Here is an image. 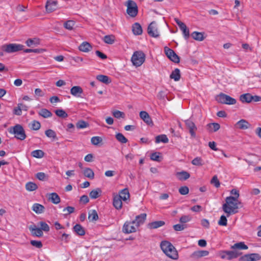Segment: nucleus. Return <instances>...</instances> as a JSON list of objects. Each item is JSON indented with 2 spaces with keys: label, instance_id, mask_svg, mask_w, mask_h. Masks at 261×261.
<instances>
[{
  "label": "nucleus",
  "instance_id": "1",
  "mask_svg": "<svg viewBox=\"0 0 261 261\" xmlns=\"http://www.w3.org/2000/svg\"><path fill=\"white\" fill-rule=\"evenodd\" d=\"M241 202L237 198L232 196L227 197L225 199V203L222 205L223 211L226 214L227 217H229L232 214L238 212L239 205Z\"/></svg>",
  "mask_w": 261,
  "mask_h": 261
},
{
  "label": "nucleus",
  "instance_id": "2",
  "mask_svg": "<svg viewBox=\"0 0 261 261\" xmlns=\"http://www.w3.org/2000/svg\"><path fill=\"white\" fill-rule=\"evenodd\" d=\"M160 247L163 252L169 258L174 260L178 258V252L170 242L167 241H162Z\"/></svg>",
  "mask_w": 261,
  "mask_h": 261
},
{
  "label": "nucleus",
  "instance_id": "3",
  "mask_svg": "<svg viewBox=\"0 0 261 261\" xmlns=\"http://www.w3.org/2000/svg\"><path fill=\"white\" fill-rule=\"evenodd\" d=\"M9 132L10 134H14L15 137L20 140H24L27 137L24 129L20 124H16L13 127H10L9 128Z\"/></svg>",
  "mask_w": 261,
  "mask_h": 261
},
{
  "label": "nucleus",
  "instance_id": "4",
  "mask_svg": "<svg viewBox=\"0 0 261 261\" xmlns=\"http://www.w3.org/2000/svg\"><path fill=\"white\" fill-rule=\"evenodd\" d=\"M145 60V55L143 51H135L132 57L131 61L134 65L139 67L143 64Z\"/></svg>",
  "mask_w": 261,
  "mask_h": 261
},
{
  "label": "nucleus",
  "instance_id": "5",
  "mask_svg": "<svg viewBox=\"0 0 261 261\" xmlns=\"http://www.w3.org/2000/svg\"><path fill=\"white\" fill-rule=\"evenodd\" d=\"M241 252L237 250H222L219 252V255L222 259L231 260L233 258H237L241 255Z\"/></svg>",
  "mask_w": 261,
  "mask_h": 261
},
{
  "label": "nucleus",
  "instance_id": "6",
  "mask_svg": "<svg viewBox=\"0 0 261 261\" xmlns=\"http://www.w3.org/2000/svg\"><path fill=\"white\" fill-rule=\"evenodd\" d=\"M125 5L127 7L126 12L128 15L132 17H135L137 16L138 12V6L134 1L128 0Z\"/></svg>",
  "mask_w": 261,
  "mask_h": 261
},
{
  "label": "nucleus",
  "instance_id": "7",
  "mask_svg": "<svg viewBox=\"0 0 261 261\" xmlns=\"http://www.w3.org/2000/svg\"><path fill=\"white\" fill-rule=\"evenodd\" d=\"M216 99L218 102L226 105H234L237 102L234 98L222 93L216 96Z\"/></svg>",
  "mask_w": 261,
  "mask_h": 261
},
{
  "label": "nucleus",
  "instance_id": "8",
  "mask_svg": "<svg viewBox=\"0 0 261 261\" xmlns=\"http://www.w3.org/2000/svg\"><path fill=\"white\" fill-rule=\"evenodd\" d=\"M23 45L15 43L5 44L2 46V49L7 53H12L23 49Z\"/></svg>",
  "mask_w": 261,
  "mask_h": 261
},
{
  "label": "nucleus",
  "instance_id": "9",
  "mask_svg": "<svg viewBox=\"0 0 261 261\" xmlns=\"http://www.w3.org/2000/svg\"><path fill=\"white\" fill-rule=\"evenodd\" d=\"M137 228L136 221H126L123 226L122 231L124 233L128 234L136 232Z\"/></svg>",
  "mask_w": 261,
  "mask_h": 261
},
{
  "label": "nucleus",
  "instance_id": "10",
  "mask_svg": "<svg viewBox=\"0 0 261 261\" xmlns=\"http://www.w3.org/2000/svg\"><path fill=\"white\" fill-rule=\"evenodd\" d=\"M164 51L167 57L172 62L178 63L180 61L179 57L176 54L174 51L167 46L164 47Z\"/></svg>",
  "mask_w": 261,
  "mask_h": 261
},
{
  "label": "nucleus",
  "instance_id": "11",
  "mask_svg": "<svg viewBox=\"0 0 261 261\" xmlns=\"http://www.w3.org/2000/svg\"><path fill=\"white\" fill-rule=\"evenodd\" d=\"M174 20L179 27L180 30L182 31V34L185 39H188L190 36V33L189 30L187 27L186 25L177 18H174Z\"/></svg>",
  "mask_w": 261,
  "mask_h": 261
},
{
  "label": "nucleus",
  "instance_id": "12",
  "mask_svg": "<svg viewBox=\"0 0 261 261\" xmlns=\"http://www.w3.org/2000/svg\"><path fill=\"white\" fill-rule=\"evenodd\" d=\"M185 124L189 130L190 134L192 137H196L195 132L197 130V127L195 123L190 119H187L185 121Z\"/></svg>",
  "mask_w": 261,
  "mask_h": 261
},
{
  "label": "nucleus",
  "instance_id": "13",
  "mask_svg": "<svg viewBox=\"0 0 261 261\" xmlns=\"http://www.w3.org/2000/svg\"><path fill=\"white\" fill-rule=\"evenodd\" d=\"M147 32L149 35L151 37L156 38L159 36V33L155 22H152L150 23L148 27Z\"/></svg>",
  "mask_w": 261,
  "mask_h": 261
},
{
  "label": "nucleus",
  "instance_id": "14",
  "mask_svg": "<svg viewBox=\"0 0 261 261\" xmlns=\"http://www.w3.org/2000/svg\"><path fill=\"white\" fill-rule=\"evenodd\" d=\"M260 256L257 253H251L244 255L240 258V261H257L260 259Z\"/></svg>",
  "mask_w": 261,
  "mask_h": 261
},
{
  "label": "nucleus",
  "instance_id": "15",
  "mask_svg": "<svg viewBox=\"0 0 261 261\" xmlns=\"http://www.w3.org/2000/svg\"><path fill=\"white\" fill-rule=\"evenodd\" d=\"M57 0H47L46 3V10L48 13L55 11L57 8Z\"/></svg>",
  "mask_w": 261,
  "mask_h": 261
},
{
  "label": "nucleus",
  "instance_id": "16",
  "mask_svg": "<svg viewBox=\"0 0 261 261\" xmlns=\"http://www.w3.org/2000/svg\"><path fill=\"white\" fill-rule=\"evenodd\" d=\"M209 254V252L207 250H198L193 252L190 255V257L195 260H197L200 258L205 257Z\"/></svg>",
  "mask_w": 261,
  "mask_h": 261
},
{
  "label": "nucleus",
  "instance_id": "17",
  "mask_svg": "<svg viewBox=\"0 0 261 261\" xmlns=\"http://www.w3.org/2000/svg\"><path fill=\"white\" fill-rule=\"evenodd\" d=\"M122 201L123 200L119 198V196H117V194L113 195V205L116 209L119 210L122 208Z\"/></svg>",
  "mask_w": 261,
  "mask_h": 261
},
{
  "label": "nucleus",
  "instance_id": "18",
  "mask_svg": "<svg viewBox=\"0 0 261 261\" xmlns=\"http://www.w3.org/2000/svg\"><path fill=\"white\" fill-rule=\"evenodd\" d=\"M117 196H119V198L123 201H126L130 198L128 189L127 188H125L120 190L119 192V194H117Z\"/></svg>",
  "mask_w": 261,
  "mask_h": 261
},
{
  "label": "nucleus",
  "instance_id": "19",
  "mask_svg": "<svg viewBox=\"0 0 261 261\" xmlns=\"http://www.w3.org/2000/svg\"><path fill=\"white\" fill-rule=\"evenodd\" d=\"M78 48L81 51L88 53L92 50V46L89 42L84 41L80 45Z\"/></svg>",
  "mask_w": 261,
  "mask_h": 261
},
{
  "label": "nucleus",
  "instance_id": "20",
  "mask_svg": "<svg viewBox=\"0 0 261 261\" xmlns=\"http://www.w3.org/2000/svg\"><path fill=\"white\" fill-rule=\"evenodd\" d=\"M47 197L48 199L54 204H57L61 201V199L59 196L56 193L48 194Z\"/></svg>",
  "mask_w": 261,
  "mask_h": 261
},
{
  "label": "nucleus",
  "instance_id": "21",
  "mask_svg": "<svg viewBox=\"0 0 261 261\" xmlns=\"http://www.w3.org/2000/svg\"><path fill=\"white\" fill-rule=\"evenodd\" d=\"M140 117L147 124L150 125L153 124L150 116L146 111L140 112Z\"/></svg>",
  "mask_w": 261,
  "mask_h": 261
},
{
  "label": "nucleus",
  "instance_id": "22",
  "mask_svg": "<svg viewBox=\"0 0 261 261\" xmlns=\"http://www.w3.org/2000/svg\"><path fill=\"white\" fill-rule=\"evenodd\" d=\"M83 90L82 88L78 86H73L70 89L71 94L75 97H81V94L83 93Z\"/></svg>",
  "mask_w": 261,
  "mask_h": 261
},
{
  "label": "nucleus",
  "instance_id": "23",
  "mask_svg": "<svg viewBox=\"0 0 261 261\" xmlns=\"http://www.w3.org/2000/svg\"><path fill=\"white\" fill-rule=\"evenodd\" d=\"M29 229L33 235L40 237L43 236V232L40 228H37L35 225L30 226Z\"/></svg>",
  "mask_w": 261,
  "mask_h": 261
},
{
  "label": "nucleus",
  "instance_id": "24",
  "mask_svg": "<svg viewBox=\"0 0 261 261\" xmlns=\"http://www.w3.org/2000/svg\"><path fill=\"white\" fill-rule=\"evenodd\" d=\"M146 214L143 213L136 217L134 221H136V224L138 227L144 223L146 219Z\"/></svg>",
  "mask_w": 261,
  "mask_h": 261
},
{
  "label": "nucleus",
  "instance_id": "25",
  "mask_svg": "<svg viewBox=\"0 0 261 261\" xmlns=\"http://www.w3.org/2000/svg\"><path fill=\"white\" fill-rule=\"evenodd\" d=\"M44 206L39 203H35L32 206V210L36 214H40L44 212Z\"/></svg>",
  "mask_w": 261,
  "mask_h": 261
},
{
  "label": "nucleus",
  "instance_id": "26",
  "mask_svg": "<svg viewBox=\"0 0 261 261\" xmlns=\"http://www.w3.org/2000/svg\"><path fill=\"white\" fill-rule=\"evenodd\" d=\"M176 176L180 180H186L190 177V175L188 172L183 171L177 172Z\"/></svg>",
  "mask_w": 261,
  "mask_h": 261
},
{
  "label": "nucleus",
  "instance_id": "27",
  "mask_svg": "<svg viewBox=\"0 0 261 261\" xmlns=\"http://www.w3.org/2000/svg\"><path fill=\"white\" fill-rule=\"evenodd\" d=\"M74 231L79 236H84L85 234L84 228L80 224H76L73 228Z\"/></svg>",
  "mask_w": 261,
  "mask_h": 261
},
{
  "label": "nucleus",
  "instance_id": "28",
  "mask_svg": "<svg viewBox=\"0 0 261 261\" xmlns=\"http://www.w3.org/2000/svg\"><path fill=\"white\" fill-rule=\"evenodd\" d=\"M165 222L163 221H154L148 224V227L150 229H156L163 226Z\"/></svg>",
  "mask_w": 261,
  "mask_h": 261
},
{
  "label": "nucleus",
  "instance_id": "29",
  "mask_svg": "<svg viewBox=\"0 0 261 261\" xmlns=\"http://www.w3.org/2000/svg\"><path fill=\"white\" fill-rule=\"evenodd\" d=\"M236 125L240 129H246L249 127L250 124L246 120L241 119L237 123Z\"/></svg>",
  "mask_w": 261,
  "mask_h": 261
},
{
  "label": "nucleus",
  "instance_id": "30",
  "mask_svg": "<svg viewBox=\"0 0 261 261\" xmlns=\"http://www.w3.org/2000/svg\"><path fill=\"white\" fill-rule=\"evenodd\" d=\"M240 100L243 103H250L252 101V95L250 93H246L240 96Z\"/></svg>",
  "mask_w": 261,
  "mask_h": 261
},
{
  "label": "nucleus",
  "instance_id": "31",
  "mask_svg": "<svg viewBox=\"0 0 261 261\" xmlns=\"http://www.w3.org/2000/svg\"><path fill=\"white\" fill-rule=\"evenodd\" d=\"M133 33L136 35H139L142 33V29L141 25L138 23H135L132 27Z\"/></svg>",
  "mask_w": 261,
  "mask_h": 261
},
{
  "label": "nucleus",
  "instance_id": "32",
  "mask_svg": "<svg viewBox=\"0 0 261 261\" xmlns=\"http://www.w3.org/2000/svg\"><path fill=\"white\" fill-rule=\"evenodd\" d=\"M231 248L234 250H236V249L246 250L248 249V246L246 245L244 242H241L231 246Z\"/></svg>",
  "mask_w": 261,
  "mask_h": 261
},
{
  "label": "nucleus",
  "instance_id": "33",
  "mask_svg": "<svg viewBox=\"0 0 261 261\" xmlns=\"http://www.w3.org/2000/svg\"><path fill=\"white\" fill-rule=\"evenodd\" d=\"M170 77L175 81H178L180 78V70L178 68L174 69L170 75Z\"/></svg>",
  "mask_w": 261,
  "mask_h": 261
},
{
  "label": "nucleus",
  "instance_id": "34",
  "mask_svg": "<svg viewBox=\"0 0 261 261\" xmlns=\"http://www.w3.org/2000/svg\"><path fill=\"white\" fill-rule=\"evenodd\" d=\"M96 79L99 82H101L106 84H108L111 82V80L110 79V78L108 76L105 75H98L96 76Z\"/></svg>",
  "mask_w": 261,
  "mask_h": 261
},
{
  "label": "nucleus",
  "instance_id": "35",
  "mask_svg": "<svg viewBox=\"0 0 261 261\" xmlns=\"http://www.w3.org/2000/svg\"><path fill=\"white\" fill-rule=\"evenodd\" d=\"M83 174L86 177H88L90 179H93L94 177V173L93 170L89 168H86L84 169L83 171Z\"/></svg>",
  "mask_w": 261,
  "mask_h": 261
},
{
  "label": "nucleus",
  "instance_id": "36",
  "mask_svg": "<svg viewBox=\"0 0 261 261\" xmlns=\"http://www.w3.org/2000/svg\"><path fill=\"white\" fill-rule=\"evenodd\" d=\"M191 36L194 39L199 41L204 40L203 34L200 32H194L192 33Z\"/></svg>",
  "mask_w": 261,
  "mask_h": 261
},
{
  "label": "nucleus",
  "instance_id": "37",
  "mask_svg": "<svg viewBox=\"0 0 261 261\" xmlns=\"http://www.w3.org/2000/svg\"><path fill=\"white\" fill-rule=\"evenodd\" d=\"M25 43L28 46L31 47L33 45H37L39 44L40 40L39 39L36 38L29 39L26 41Z\"/></svg>",
  "mask_w": 261,
  "mask_h": 261
},
{
  "label": "nucleus",
  "instance_id": "38",
  "mask_svg": "<svg viewBox=\"0 0 261 261\" xmlns=\"http://www.w3.org/2000/svg\"><path fill=\"white\" fill-rule=\"evenodd\" d=\"M101 193V190L99 188L93 190L89 193V196L92 199H96L98 198Z\"/></svg>",
  "mask_w": 261,
  "mask_h": 261
},
{
  "label": "nucleus",
  "instance_id": "39",
  "mask_svg": "<svg viewBox=\"0 0 261 261\" xmlns=\"http://www.w3.org/2000/svg\"><path fill=\"white\" fill-rule=\"evenodd\" d=\"M169 141L168 138L165 135H159L155 138V142L159 143L160 142H163L167 143Z\"/></svg>",
  "mask_w": 261,
  "mask_h": 261
},
{
  "label": "nucleus",
  "instance_id": "40",
  "mask_svg": "<svg viewBox=\"0 0 261 261\" xmlns=\"http://www.w3.org/2000/svg\"><path fill=\"white\" fill-rule=\"evenodd\" d=\"M103 40L106 43L112 44L115 41V37L113 35H106L104 36Z\"/></svg>",
  "mask_w": 261,
  "mask_h": 261
},
{
  "label": "nucleus",
  "instance_id": "41",
  "mask_svg": "<svg viewBox=\"0 0 261 261\" xmlns=\"http://www.w3.org/2000/svg\"><path fill=\"white\" fill-rule=\"evenodd\" d=\"M29 127L33 130H37L40 129L41 124L39 121L33 120L29 124Z\"/></svg>",
  "mask_w": 261,
  "mask_h": 261
},
{
  "label": "nucleus",
  "instance_id": "42",
  "mask_svg": "<svg viewBox=\"0 0 261 261\" xmlns=\"http://www.w3.org/2000/svg\"><path fill=\"white\" fill-rule=\"evenodd\" d=\"M98 219V216L95 210H92L89 213L88 219L90 221H96Z\"/></svg>",
  "mask_w": 261,
  "mask_h": 261
},
{
  "label": "nucleus",
  "instance_id": "43",
  "mask_svg": "<svg viewBox=\"0 0 261 261\" xmlns=\"http://www.w3.org/2000/svg\"><path fill=\"white\" fill-rule=\"evenodd\" d=\"M25 188L28 191H34L38 188V186L34 182H28L25 185Z\"/></svg>",
  "mask_w": 261,
  "mask_h": 261
},
{
  "label": "nucleus",
  "instance_id": "44",
  "mask_svg": "<svg viewBox=\"0 0 261 261\" xmlns=\"http://www.w3.org/2000/svg\"><path fill=\"white\" fill-rule=\"evenodd\" d=\"M31 155L36 158H42L44 155V152L41 150H35L31 152Z\"/></svg>",
  "mask_w": 261,
  "mask_h": 261
},
{
  "label": "nucleus",
  "instance_id": "45",
  "mask_svg": "<svg viewBox=\"0 0 261 261\" xmlns=\"http://www.w3.org/2000/svg\"><path fill=\"white\" fill-rule=\"evenodd\" d=\"M39 114L44 118H48L51 117L52 115L51 113L46 109H41L40 111Z\"/></svg>",
  "mask_w": 261,
  "mask_h": 261
},
{
  "label": "nucleus",
  "instance_id": "46",
  "mask_svg": "<svg viewBox=\"0 0 261 261\" xmlns=\"http://www.w3.org/2000/svg\"><path fill=\"white\" fill-rule=\"evenodd\" d=\"M115 137L116 139L121 143H126L128 141L124 136L120 133L116 134Z\"/></svg>",
  "mask_w": 261,
  "mask_h": 261
},
{
  "label": "nucleus",
  "instance_id": "47",
  "mask_svg": "<svg viewBox=\"0 0 261 261\" xmlns=\"http://www.w3.org/2000/svg\"><path fill=\"white\" fill-rule=\"evenodd\" d=\"M207 126L211 131L216 132L219 129L220 126L217 123H212L207 124Z\"/></svg>",
  "mask_w": 261,
  "mask_h": 261
},
{
  "label": "nucleus",
  "instance_id": "48",
  "mask_svg": "<svg viewBox=\"0 0 261 261\" xmlns=\"http://www.w3.org/2000/svg\"><path fill=\"white\" fill-rule=\"evenodd\" d=\"M45 135L49 138L55 139L57 137L56 133L54 130L51 129H48L45 132Z\"/></svg>",
  "mask_w": 261,
  "mask_h": 261
},
{
  "label": "nucleus",
  "instance_id": "49",
  "mask_svg": "<svg viewBox=\"0 0 261 261\" xmlns=\"http://www.w3.org/2000/svg\"><path fill=\"white\" fill-rule=\"evenodd\" d=\"M101 137L98 136L93 137L91 139V143L94 145H97L102 142Z\"/></svg>",
  "mask_w": 261,
  "mask_h": 261
},
{
  "label": "nucleus",
  "instance_id": "50",
  "mask_svg": "<svg viewBox=\"0 0 261 261\" xmlns=\"http://www.w3.org/2000/svg\"><path fill=\"white\" fill-rule=\"evenodd\" d=\"M55 113L58 117L61 118H66L68 116L67 114L62 109L57 110Z\"/></svg>",
  "mask_w": 261,
  "mask_h": 261
},
{
  "label": "nucleus",
  "instance_id": "51",
  "mask_svg": "<svg viewBox=\"0 0 261 261\" xmlns=\"http://www.w3.org/2000/svg\"><path fill=\"white\" fill-rule=\"evenodd\" d=\"M76 126L79 129L84 128L88 126V123L85 121L81 120L76 123Z\"/></svg>",
  "mask_w": 261,
  "mask_h": 261
},
{
  "label": "nucleus",
  "instance_id": "52",
  "mask_svg": "<svg viewBox=\"0 0 261 261\" xmlns=\"http://www.w3.org/2000/svg\"><path fill=\"white\" fill-rule=\"evenodd\" d=\"M74 25L75 22L73 21L68 20L64 23V27L69 30H71L73 29Z\"/></svg>",
  "mask_w": 261,
  "mask_h": 261
},
{
  "label": "nucleus",
  "instance_id": "53",
  "mask_svg": "<svg viewBox=\"0 0 261 261\" xmlns=\"http://www.w3.org/2000/svg\"><path fill=\"white\" fill-rule=\"evenodd\" d=\"M192 217L190 215H184L179 219L181 223H186L191 221Z\"/></svg>",
  "mask_w": 261,
  "mask_h": 261
},
{
  "label": "nucleus",
  "instance_id": "54",
  "mask_svg": "<svg viewBox=\"0 0 261 261\" xmlns=\"http://www.w3.org/2000/svg\"><path fill=\"white\" fill-rule=\"evenodd\" d=\"M211 183L212 185H214L215 187L216 188H219L220 186V181L218 180L217 175H215L213 177L212 179L211 180Z\"/></svg>",
  "mask_w": 261,
  "mask_h": 261
},
{
  "label": "nucleus",
  "instance_id": "55",
  "mask_svg": "<svg viewBox=\"0 0 261 261\" xmlns=\"http://www.w3.org/2000/svg\"><path fill=\"white\" fill-rule=\"evenodd\" d=\"M39 224L41 227L40 229L42 230V231L43 230L44 231L47 232L49 230V227L48 225L45 222L41 221L39 222Z\"/></svg>",
  "mask_w": 261,
  "mask_h": 261
},
{
  "label": "nucleus",
  "instance_id": "56",
  "mask_svg": "<svg viewBox=\"0 0 261 261\" xmlns=\"http://www.w3.org/2000/svg\"><path fill=\"white\" fill-rule=\"evenodd\" d=\"M227 224V220L226 217L224 215L221 216L218 221V224L220 226H226Z\"/></svg>",
  "mask_w": 261,
  "mask_h": 261
},
{
  "label": "nucleus",
  "instance_id": "57",
  "mask_svg": "<svg viewBox=\"0 0 261 261\" xmlns=\"http://www.w3.org/2000/svg\"><path fill=\"white\" fill-rule=\"evenodd\" d=\"M202 161L201 158L197 157L192 161V164L195 166H201L202 165Z\"/></svg>",
  "mask_w": 261,
  "mask_h": 261
},
{
  "label": "nucleus",
  "instance_id": "58",
  "mask_svg": "<svg viewBox=\"0 0 261 261\" xmlns=\"http://www.w3.org/2000/svg\"><path fill=\"white\" fill-rule=\"evenodd\" d=\"M30 243L32 246L37 248H41L42 247V244L40 241L32 240Z\"/></svg>",
  "mask_w": 261,
  "mask_h": 261
},
{
  "label": "nucleus",
  "instance_id": "59",
  "mask_svg": "<svg viewBox=\"0 0 261 261\" xmlns=\"http://www.w3.org/2000/svg\"><path fill=\"white\" fill-rule=\"evenodd\" d=\"M113 115L115 118H120L121 117L123 118L124 117V113L118 110L114 111L113 112Z\"/></svg>",
  "mask_w": 261,
  "mask_h": 261
},
{
  "label": "nucleus",
  "instance_id": "60",
  "mask_svg": "<svg viewBox=\"0 0 261 261\" xmlns=\"http://www.w3.org/2000/svg\"><path fill=\"white\" fill-rule=\"evenodd\" d=\"M160 153L159 152L153 153L150 155V159L152 161H160Z\"/></svg>",
  "mask_w": 261,
  "mask_h": 261
},
{
  "label": "nucleus",
  "instance_id": "61",
  "mask_svg": "<svg viewBox=\"0 0 261 261\" xmlns=\"http://www.w3.org/2000/svg\"><path fill=\"white\" fill-rule=\"evenodd\" d=\"M64 212H66L65 214V215H67L69 214H70L71 213H73L74 212V207L72 206H67L64 208L63 210Z\"/></svg>",
  "mask_w": 261,
  "mask_h": 261
},
{
  "label": "nucleus",
  "instance_id": "62",
  "mask_svg": "<svg viewBox=\"0 0 261 261\" xmlns=\"http://www.w3.org/2000/svg\"><path fill=\"white\" fill-rule=\"evenodd\" d=\"M189 192V188L187 186L181 187L179 189V192L181 195H186Z\"/></svg>",
  "mask_w": 261,
  "mask_h": 261
},
{
  "label": "nucleus",
  "instance_id": "63",
  "mask_svg": "<svg viewBox=\"0 0 261 261\" xmlns=\"http://www.w3.org/2000/svg\"><path fill=\"white\" fill-rule=\"evenodd\" d=\"M186 227V225L184 224H176L173 226V228L175 231H181L184 230Z\"/></svg>",
  "mask_w": 261,
  "mask_h": 261
},
{
  "label": "nucleus",
  "instance_id": "64",
  "mask_svg": "<svg viewBox=\"0 0 261 261\" xmlns=\"http://www.w3.org/2000/svg\"><path fill=\"white\" fill-rule=\"evenodd\" d=\"M13 113L14 114L18 115V116H20L21 115L22 111H21L20 107H19V106L18 104L17 105V107H15L14 109Z\"/></svg>",
  "mask_w": 261,
  "mask_h": 261
}]
</instances>
